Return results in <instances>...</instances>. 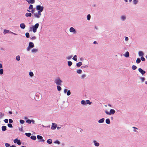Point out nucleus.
Returning a JSON list of instances; mask_svg holds the SVG:
<instances>
[{
	"label": "nucleus",
	"instance_id": "nucleus-1",
	"mask_svg": "<svg viewBox=\"0 0 147 147\" xmlns=\"http://www.w3.org/2000/svg\"><path fill=\"white\" fill-rule=\"evenodd\" d=\"M39 26V24L36 23L34 26H32V27H30V29H32L33 32L35 33L36 32L37 29L38 28Z\"/></svg>",
	"mask_w": 147,
	"mask_h": 147
},
{
	"label": "nucleus",
	"instance_id": "nucleus-2",
	"mask_svg": "<svg viewBox=\"0 0 147 147\" xmlns=\"http://www.w3.org/2000/svg\"><path fill=\"white\" fill-rule=\"evenodd\" d=\"M55 82L57 85H61L62 81L60 79L59 77H57L55 78Z\"/></svg>",
	"mask_w": 147,
	"mask_h": 147
},
{
	"label": "nucleus",
	"instance_id": "nucleus-3",
	"mask_svg": "<svg viewBox=\"0 0 147 147\" xmlns=\"http://www.w3.org/2000/svg\"><path fill=\"white\" fill-rule=\"evenodd\" d=\"M34 43L32 42H30L29 43L28 46L27 48L28 51H30V49L33 48L34 47Z\"/></svg>",
	"mask_w": 147,
	"mask_h": 147
},
{
	"label": "nucleus",
	"instance_id": "nucleus-4",
	"mask_svg": "<svg viewBox=\"0 0 147 147\" xmlns=\"http://www.w3.org/2000/svg\"><path fill=\"white\" fill-rule=\"evenodd\" d=\"M44 9V7L41 6L39 5H38L36 6V9L38 11H42Z\"/></svg>",
	"mask_w": 147,
	"mask_h": 147
},
{
	"label": "nucleus",
	"instance_id": "nucleus-5",
	"mask_svg": "<svg viewBox=\"0 0 147 147\" xmlns=\"http://www.w3.org/2000/svg\"><path fill=\"white\" fill-rule=\"evenodd\" d=\"M69 30L70 32L73 33L74 34H75L76 33V30L72 27L70 28Z\"/></svg>",
	"mask_w": 147,
	"mask_h": 147
},
{
	"label": "nucleus",
	"instance_id": "nucleus-6",
	"mask_svg": "<svg viewBox=\"0 0 147 147\" xmlns=\"http://www.w3.org/2000/svg\"><path fill=\"white\" fill-rule=\"evenodd\" d=\"M138 70L139 71L141 74L142 76H143L146 73V71L144 70H143L141 68H139Z\"/></svg>",
	"mask_w": 147,
	"mask_h": 147
},
{
	"label": "nucleus",
	"instance_id": "nucleus-7",
	"mask_svg": "<svg viewBox=\"0 0 147 147\" xmlns=\"http://www.w3.org/2000/svg\"><path fill=\"white\" fill-rule=\"evenodd\" d=\"M57 127V125L55 123H52V125L51 127V129H55Z\"/></svg>",
	"mask_w": 147,
	"mask_h": 147
},
{
	"label": "nucleus",
	"instance_id": "nucleus-8",
	"mask_svg": "<svg viewBox=\"0 0 147 147\" xmlns=\"http://www.w3.org/2000/svg\"><path fill=\"white\" fill-rule=\"evenodd\" d=\"M121 19L122 21H125L126 19V17L124 15H122L121 17Z\"/></svg>",
	"mask_w": 147,
	"mask_h": 147
},
{
	"label": "nucleus",
	"instance_id": "nucleus-9",
	"mask_svg": "<svg viewBox=\"0 0 147 147\" xmlns=\"http://www.w3.org/2000/svg\"><path fill=\"white\" fill-rule=\"evenodd\" d=\"M93 142L94 144V145L96 146H98L99 145V143L97 142L96 140H94L93 141Z\"/></svg>",
	"mask_w": 147,
	"mask_h": 147
},
{
	"label": "nucleus",
	"instance_id": "nucleus-10",
	"mask_svg": "<svg viewBox=\"0 0 147 147\" xmlns=\"http://www.w3.org/2000/svg\"><path fill=\"white\" fill-rule=\"evenodd\" d=\"M20 27L22 29H24L26 27L24 23H21L20 24Z\"/></svg>",
	"mask_w": 147,
	"mask_h": 147
},
{
	"label": "nucleus",
	"instance_id": "nucleus-11",
	"mask_svg": "<svg viewBox=\"0 0 147 147\" xmlns=\"http://www.w3.org/2000/svg\"><path fill=\"white\" fill-rule=\"evenodd\" d=\"M115 111L113 109H111L110 111V115L111 114H113L115 113Z\"/></svg>",
	"mask_w": 147,
	"mask_h": 147
},
{
	"label": "nucleus",
	"instance_id": "nucleus-12",
	"mask_svg": "<svg viewBox=\"0 0 147 147\" xmlns=\"http://www.w3.org/2000/svg\"><path fill=\"white\" fill-rule=\"evenodd\" d=\"M105 120V119L104 118H102L101 119L99 120L98 121V122L99 123H103L104 122Z\"/></svg>",
	"mask_w": 147,
	"mask_h": 147
},
{
	"label": "nucleus",
	"instance_id": "nucleus-13",
	"mask_svg": "<svg viewBox=\"0 0 147 147\" xmlns=\"http://www.w3.org/2000/svg\"><path fill=\"white\" fill-rule=\"evenodd\" d=\"M138 55L139 56H143L144 55V53L142 51H140L138 52Z\"/></svg>",
	"mask_w": 147,
	"mask_h": 147
},
{
	"label": "nucleus",
	"instance_id": "nucleus-14",
	"mask_svg": "<svg viewBox=\"0 0 147 147\" xmlns=\"http://www.w3.org/2000/svg\"><path fill=\"white\" fill-rule=\"evenodd\" d=\"M34 15L35 18H36L37 19L39 18L40 17V16L38 15L37 13H34Z\"/></svg>",
	"mask_w": 147,
	"mask_h": 147
},
{
	"label": "nucleus",
	"instance_id": "nucleus-15",
	"mask_svg": "<svg viewBox=\"0 0 147 147\" xmlns=\"http://www.w3.org/2000/svg\"><path fill=\"white\" fill-rule=\"evenodd\" d=\"M129 53L128 51L126 52L125 53V54L124 55V56L126 58L129 57Z\"/></svg>",
	"mask_w": 147,
	"mask_h": 147
},
{
	"label": "nucleus",
	"instance_id": "nucleus-16",
	"mask_svg": "<svg viewBox=\"0 0 147 147\" xmlns=\"http://www.w3.org/2000/svg\"><path fill=\"white\" fill-rule=\"evenodd\" d=\"M1 130L2 131H5L7 130V127L5 126H3L1 127Z\"/></svg>",
	"mask_w": 147,
	"mask_h": 147
},
{
	"label": "nucleus",
	"instance_id": "nucleus-17",
	"mask_svg": "<svg viewBox=\"0 0 147 147\" xmlns=\"http://www.w3.org/2000/svg\"><path fill=\"white\" fill-rule=\"evenodd\" d=\"M38 49H33L31 50V52L32 53H36L38 52Z\"/></svg>",
	"mask_w": 147,
	"mask_h": 147
},
{
	"label": "nucleus",
	"instance_id": "nucleus-18",
	"mask_svg": "<svg viewBox=\"0 0 147 147\" xmlns=\"http://www.w3.org/2000/svg\"><path fill=\"white\" fill-rule=\"evenodd\" d=\"M37 138L39 139V141H40L41 139L43 138V137L41 136L38 135L37 136Z\"/></svg>",
	"mask_w": 147,
	"mask_h": 147
},
{
	"label": "nucleus",
	"instance_id": "nucleus-19",
	"mask_svg": "<svg viewBox=\"0 0 147 147\" xmlns=\"http://www.w3.org/2000/svg\"><path fill=\"white\" fill-rule=\"evenodd\" d=\"M105 122L107 124H110V119L109 118L106 119L105 120Z\"/></svg>",
	"mask_w": 147,
	"mask_h": 147
},
{
	"label": "nucleus",
	"instance_id": "nucleus-20",
	"mask_svg": "<svg viewBox=\"0 0 147 147\" xmlns=\"http://www.w3.org/2000/svg\"><path fill=\"white\" fill-rule=\"evenodd\" d=\"M47 142L49 144H51L52 143V140L51 139H49L47 141Z\"/></svg>",
	"mask_w": 147,
	"mask_h": 147
},
{
	"label": "nucleus",
	"instance_id": "nucleus-21",
	"mask_svg": "<svg viewBox=\"0 0 147 147\" xmlns=\"http://www.w3.org/2000/svg\"><path fill=\"white\" fill-rule=\"evenodd\" d=\"M25 16L26 17H31L32 16V14L31 13H26L25 14Z\"/></svg>",
	"mask_w": 147,
	"mask_h": 147
},
{
	"label": "nucleus",
	"instance_id": "nucleus-22",
	"mask_svg": "<svg viewBox=\"0 0 147 147\" xmlns=\"http://www.w3.org/2000/svg\"><path fill=\"white\" fill-rule=\"evenodd\" d=\"M82 65V63L81 62H79L76 64L77 66L78 67H80Z\"/></svg>",
	"mask_w": 147,
	"mask_h": 147
},
{
	"label": "nucleus",
	"instance_id": "nucleus-23",
	"mask_svg": "<svg viewBox=\"0 0 147 147\" xmlns=\"http://www.w3.org/2000/svg\"><path fill=\"white\" fill-rule=\"evenodd\" d=\"M140 79L141 80L142 83H143L144 81L145 80V79L144 77H141L140 78Z\"/></svg>",
	"mask_w": 147,
	"mask_h": 147
},
{
	"label": "nucleus",
	"instance_id": "nucleus-24",
	"mask_svg": "<svg viewBox=\"0 0 147 147\" xmlns=\"http://www.w3.org/2000/svg\"><path fill=\"white\" fill-rule=\"evenodd\" d=\"M35 3V0H30L28 2V3L29 4L30 3L33 4L34 3Z\"/></svg>",
	"mask_w": 147,
	"mask_h": 147
},
{
	"label": "nucleus",
	"instance_id": "nucleus-25",
	"mask_svg": "<svg viewBox=\"0 0 147 147\" xmlns=\"http://www.w3.org/2000/svg\"><path fill=\"white\" fill-rule=\"evenodd\" d=\"M4 114L2 112H0V119H1L4 116Z\"/></svg>",
	"mask_w": 147,
	"mask_h": 147
},
{
	"label": "nucleus",
	"instance_id": "nucleus-26",
	"mask_svg": "<svg viewBox=\"0 0 147 147\" xmlns=\"http://www.w3.org/2000/svg\"><path fill=\"white\" fill-rule=\"evenodd\" d=\"M67 62L68 65L69 67L71 66L72 64V62L70 61H68Z\"/></svg>",
	"mask_w": 147,
	"mask_h": 147
},
{
	"label": "nucleus",
	"instance_id": "nucleus-27",
	"mask_svg": "<svg viewBox=\"0 0 147 147\" xmlns=\"http://www.w3.org/2000/svg\"><path fill=\"white\" fill-rule=\"evenodd\" d=\"M88 67V65H83L81 67V69H84L85 68H86Z\"/></svg>",
	"mask_w": 147,
	"mask_h": 147
},
{
	"label": "nucleus",
	"instance_id": "nucleus-28",
	"mask_svg": "<svg viewBox=\"0 0 147 147\" xmlns=\"http://www.w3.org/2000/svg\"><path fill=\"white\" fill-rule=\"evenodd\" d=\"M30 138L32 140H35L36 139V137L35 136H32L30 137Z\"/></svg>",
	"mask_w": 147,
	"mask_h": 147
},
{
	"label": "nucleus",
	"instance_id": "nucleus-29",
	"mask_svg": "<svg viewBox=\"0 0 147 147\" xmlns=\"http://www.w3.org/2000/svg\"><path fill=\"white\" fill-rule=\"evenodd\" d=\"M138 0H133V4L135 5H136L138 3Z\"/></svg>",
	"mask_w": 147,
	"mask_h": 147
},
{
	"label": "nucleus",
	"instance_id": "nucleus-30",
	"mask_svg": "<svg viewBox=\"0 0 147 147\" xmlns=\"http://www.w3.org/2000/svg\"><path fill=\"white\" fill-rule=\"evenodd\" d=\"M57 89L58 91H60L61 90V87L60 86V85H58L57 86Z\"/></svg>",
	"mask_w": 147,
	"mask_h": 147
},
{
	"label": "nucleus",
	"instance_id": "nucleus-31",
	"mask_svg": "<svg viewBox=\"0 0 147 147\" xmlns=\"http://www.w3.org/2000/svg\"><path fill=\"white\" fill-rule=\"evenodd\" d=\"M81 104L83 105H86V102L84 100H82L81 101Z\"/></svg>",
	"mask_w": 147,
	"mask_h": 147
},
{
	"label": "nucleus",
	"instance_id": "nucleus-32",
	"mask_svg": "<svg viewBox=\"0 0 147 147\" xmlns=\"http://www.w3.org/2000/svg\"><path fill=\"white\" fill-rule=\"evenodd\" d=\"M141 60L139 58H138L136 60V62L137 63H139L141 62Z\"/></svg>",
	"mask_w": 147,
	"mask_h": 147
},
{
	"label": "nucleus",
	"instance_id": "nucleus-33",
	"mask_svg": "<svg viewBox=\"0 0 147 147\" xmlns=\"http://www.w3.org/2000/svg\"><path fill=\"white\" fill-rule=\"evenodd\" d=\"M16 59L18 61H19L20 60V55H18L16 57Z\"/></svg>",
	"mask_w": 147,
	"mask_h": 147
},
{
	"label": "nucleus",
	"instance_id": "nucleus-34",
	"mask_svg": "<svg viewBox=\"0 0 147 147\" xmlns=\"http://www.w3.org/2000/svg\"><path fill=\"white\" fill-rule=\"evenodd\" d=\"M91 18V16L90 14H88L87 16V19L88 20H89Z\"/></svg>",
	"mask_w": 147,
	"mask_h": 147
},
{
	"label": "nucleus",
	"instance_id": "nucleus-35",
	"mask_svg": "<svg viewBox=\"0 0 147 147\" xmlns=\"http://www.w3.org/2000/svg\"><path fill=\"white\" fill-rule=\"evenodd\" d=\"M25 134L28 137H30L31 135V134L30 133H25Z\"/></svg>",
	"mask_w": 147,
	"mask_h": 147
},
{
	"label": "nucleus",
	"instance_id": "nucleus-36",
	"mask_svg": "<svg viewBox=\"0 0 147 147\" xmlns=\"http://www.w3.org/2000/svg\"><path fill=\"white\" fill-rule=\"evenodd\" d=\"M26 37L27 38H28L30 36V34L28 32H26L25 34Z\"/></svg>",
	"mask_w": 147,
	"mask_h": 147
},
{
	"label": "nucleus",
	"instance_id": "nucleus-37",
	"mask_svg": "<svg viewBox=\"0 0 147 147\" xmlns=\"http://www.w3.org/2000/svg\"><path fill=\"white\" fill-rule=\"evenodd\" d=\"M137 68V67L136 65H133L132 66V68L133 70H135Z\"/></svg>",
	"mask_w": 147,
	"mask_h": 147
},
{
	"label": "nucleus",
	"instance_id": "nucleus-38",
	"mask_svg": "<svg viewBox=\"0 0 147 147\" xmlns=\"http://www.w3.org/2000/svg\"><path fill=\"white\" fill-rule=\"evenodd\" d=\"M86 101V104H88L89 105H90L91 103H92V102H90V101L89 100H87Z\"/></svg>",
	"mask_w": 147,
	"mask_h": 147
},
{
	"label": "nucleus",
	"instance_id": "nucleus-39",
	"mask_svg": "<svg viewBox=\"0 0 147 147\" xmlns=\"http://www.w3.org/2000/svg\"><path fill=\"white\" fill-rule=\"evenodd\" d=\"M77 72L79 74H81L82 72V70L81 69H79L77 71Z\"/></svg>",
	"mask_w": 147,
	"mask_h": 147
},
{
	"label": "nucleus",
	"instance_id": "nucleus-40",
	"mask_svg": "<svg viewBox=\"0 0 147 147\" xmlns=\"http://www.w3.org/2000/svg\"><path fill=\"white\" fill-rule=\"evenodd\" d=\"M72 59L75 61H77V55H75L74 56L73 58H72Z\"/></svg>",
	"mask_w": 147,
	"mask_h": 147
},
{
	"label": "nucleus",
	"instance_id": "nucleus-41",
	"mask_svg": "<svg viewBox=\"0 0 147 147\" xmlns=\"http://www.w3.org/2000/svg\"><path fill=\"white\" fill-rule=\"evenodd\" d=\"M29 75L31 77H32L34 76V74L31 71L29 73Z\"/></svg>",
	"mask_w": 147,
	"mask_h": 147
},
{
	"label": "nucleus",
	"instance_id": "nucleus-42",
	"mask_svg": "<svg viewBox=\"0 0 147 147\" xmlns=\"http://www.w3.org/2000/svg\"><path fill=\"white\" fill-rule=\"evenodd\" d=\"M71 93L70 90H68L67 93V96H69L71 94Z\"/></svg>",
	"mask_w": 147,
	"mask_h": 147
},
{
	"label": "nucleus",
	"instance_id": "nucleus-43",
	"mask_svg": "<svg viewBox=\"0 0 147 147\" xmlns=\"http://www.w3.org/2000/svg\"><path fill=\"white\" fill-rule=\"evenodd\" d=\"M31 120L30 119H27L26 121V122L30 124L31 123Z\"/></svg>",
	"mask_w": 147,
	"mask_h": 147
},
{
	"label": "nucleus",
	"instance_id": "nucleus-44",
	"mask_svg": "<svg viewBox=\"0 0 147 147\" xmlns=\"http://www.w3.org/2000/svg\"><path fill=\"white\" fill-rule=\"evenodd\" d=\"M54 143L55 144H60V142L58 140L55 141Z\"/></svg>",
	"mask_w": 147,
	"mask_h": 147
},
{
	"label": "nucleus",
	"instance_id": "nucleus-45",
	"mask_svg": "<svg viewBox=\"0 0 147 147\" xmlns=\"http://www.w3.org/2000/svg\"><path fill=\"white\" fill-rule=\"evenodd\" d=\"M3 69H0V74L2 75L3 74Z\"/></svg>",
	"mask_w": 147,
	"mask_h": 147
},
{
	"label": "nucleus",
	"instance_id": "nucleus-46",
	"mask_svg": "<svg viewBox=\"0 0 147 147\" xmlns=\"http://www.w3.org/2000/svg\"><path fill=\"white\" fill-rule=\"evenodd\" d=\"M18 141L17 142V144H18L19 145H20L21 144V142H20V140H18Z\"/></svg>",
	"mask_w": 147,
	"mask_h": 147
},
{
	"label": "nucleus",
	"instance_id": "nucleus-47",
	"mask_svg": "<svg viewBox=\"0 0 147 147\" xmlns=\"http://www.w3.org/2000/svg\"><path fill=\"white\" fill-rule=\"evenodd\" d=\"M7 126L9 127H10V128L13 127V126L11 123L8 124Z\"/></svg>",
	"mask_w": 147,
	"mask_h": 147
},
{
	"label": "nucleus",
	"instance_id": "nucleus-48",
	"mask_svg": "<svg viewBox=\"0 0 147 147\" xmlns=\"http://www.w3.org/2000/svg\"><path fill=\"white\" fill-rule=\"evenodd\" d=\"M9 31L5 29L4 30V32L5 33H8L9 32Z\"/></svg>",
	"mask_w": 147,
	"mask_h": 147
},
{
	"label": "nucleus",
	"instance_id": "nucleus-49",
	"mask_svg": "<svg viewBox=\"0 0 147 147\" xmlns=\"http://www.w3.org/2000/svg\"><path fill=\"white\" fill-rule=\"evenodd\" d=\"M72 57V55L68 56L67 57V59L68 60L70 59Z\"/></svg>",
	"mask_w": 147,
	"mask_h": 147
},
{
	"label": "nucleus",
	"instance_id": "nucleus-50",
	"mask_svg": "<svg viewBox=\"0 0 147 147\" xmlns=\"http://www.w3.org/2000/svg\"><path fill=\"white\" fill-rule=\"evenodd\" d=\"M20 123H21L22 124H23L24 123V121L23 120H20Z\"/></svg>",
	"mask_w": 147,
	"mask_h": 147
},
{
	"label": "nucleus",
	"instance_id": "nucleus-51",
	"mask_svg": "<svg viewBox=\"0 0 147 147\" xmlns=\"http://www.w3.org/2000/svg\"><path fill=\"white\" fill-rule=\"evenodd\" d=\"M33 8V5L32 4L30 5L29 7L28 8L29 9H31Z\"/></svg>",
	"mask_w": 147,
	"mask_h": 147
},
{
	"label": "nucleus",
	"instance_id": "nucleus-52",
	"mask_svg": "<svg viewBox=\"0 0 147 147\" xmlns=\"http://www.w3.org/2000/svg\"><path fill=\"white\" fill-rule=\"evenodd\" d=\"M5 145L6 147H9L10 146V145L9 143H6L5 144Z\"/></svg>",
	"mask_w": 147,
	"mask_h": 147
},
{
	"label": "nucleus",
	"instance_id": "nucleus-53",
	"mask_svg": "<svg viewBox=\"0 0 147 147\" xmlns=\"http://www.w3.org/2000/svg\"><path fill=\"white\" fill-rule=\"evenodd\" d=\"M140 59L142 61H145V59L143 56H142Z\"/></svg>",
	"mask_w": 147,
	"mask_h": 147
},
{
	"label": "nucleus",
	"instance_id": "nucleus-54",
	"mask_svg": "<svg viewBox=\"0 0 147 147\" xmlns=\"http://www.w3.org/2000/svg\"><path fill=\"white\" fill-rule=\"evenodd\" d=\"M86 77V75L85 74H83L81 76V78L84 79Z\"/></svg>",
	"mask_w": 147,
	"mask_h": 147
},
{
	"label": "nucleus",
	"instance_id": "nucleus-55",
	"mask_svg": "<svg viewBox=\"0 0 147 147\" xmlns=\"http://www.w3.org/2000/svg\"><path fill=\"white\" fill-rule=\"evenodd\" d=\"M42 11H38L37 14L39 15L40 16H41V12Z\"/></svg>",
	"mask_w": 147,
	"mask_h": 147
},
{
	"label": "nucleus",
	"instance_id": "nucleus-56",
	"mask_svg": "<svg viewBox=\"0 0 147 147\" xmlns=\"http://www.w3.org/2000/svg\"><path fill=\"white\" fill-rule=\"evenodd\" d=\"M4 121L6 123H7L8 122V120L7 119H5L4 120Z\"/></svg>",
	"mask_w": 147,
	"mask_h": 147
},
{
	"label": "nucleus",
	"instance_id": "nucleus-57",
	"mask_svg": "<svg viewBox=\"0 0 147 147\" xmlns=\"http://www.w3.org/2000/svg\"><path fill=\"white\" fill-rule=\"evenodd\" d=\"M9 122L10 123H12L13 122V120L11 119H9Z\"/></svg>",
	"mask_w": 147,
	"mask_h": 147
},
{
	"label": "nucleus",
	"instance_id": "nucleus-58",
	"mask_svg": "<svg viewBox=\"0 0 147 147\" xmlns=\"http://www.w3.org/2000/svg\"><path fill=\"white\" fill-rule=\"evenodd\" d=\"M30 38L32 40H35L36 39V37L35 36H33L32 37H30Z\"/></svg>",
	"mask_w": 147,
	"mask_h": 147
},
{
	"label": "nucleus",
	"instance_id": "nucleus-59",
	"mask_svg": "<svg viewBox=\"0 0 147 147\" xmlns=\"http://www.w3.org/2000/svg\"><path fill=\"white\" fill-rule=\"evenodd\" d=\"M18 139H16L14 140L13 142L15 143H16L17 142Z\"/></svg>",
	"mask_w": 147,
	"mask_h": 147
},
{
	"label": "nucleus",
	"instance_id": "nucleus-60",
	"mask_svg": "<svg viewBox=\"0 0 147 147\" xmlns=\"http://www.w3.org/2000/svg\"><path fill=\"white\" fill-rule=\"evenodd\" d=\"M32 10L31 11V12L32 13H34V12L35 11V9H34L32 8V9H31Z\"/></svg>",
	"mask_w": 147,
	"mask_h": 147
},
{
	"label": "nucleus",
	"instance_id": "nucleus-61",
	"mask_svg": "<svg viewBox=\"0 0 147 147\" xmlns=\"http://www.w3.org/2000/svg\"><path fill=\"white\" fill-rule=\"evenodd\" d=\"M125 40L127 41H128L129 40L128 38L127 37H126L125 38Z\"/></svg>",
	"mask_w": 147,
	"mask_h": 147
},
{
	"label": "nucleus",
	"instance_id": "nucleus-62",
	"mask_svg": "<svg viewBox=\"0 0 147 147\" xmlns=\"http://www.w3.org/2000/svg\"><path fill=\"white\" fill-rule=\"evenodd\" d=\"M105 112L106 114L108 115H110V112H109L107 111H105Z\"/></svg>",
	"mask_w": 147,
	"mask_h": 147
},
{
	"label": "nucleus",
	"instance_id": "nucleus-63",
	"mask_svg": "<svg viewBox=\"0 0 147 147\" xmlns=\"http://www.w3.org/2000/svg\"><path fill=\"white\" fill-rule=\"evenodd\" d=\"M67 91H68V90H67V89H65L64 90V93H66V92H67Z\"/></svg>",
	"mask_w": 147,
	"mask_h": 147
},
{
	"label": "nucleus",
	"instance_id": "nucleus-64",
	"mask_svg": "<svg viewBox=\"0 0 147 147\" xmlns=\"http://www.w3.org/2000/svg\"><path fill=\"white\" fill-rule=\"evenodd\" d=\"M31 122L33 124H34L35 123V121L34 120H31Z\"/></svg>",
	"mask_w": 147,
	"mask_h": 147
}]
</instances>
